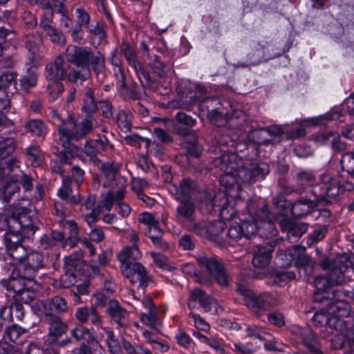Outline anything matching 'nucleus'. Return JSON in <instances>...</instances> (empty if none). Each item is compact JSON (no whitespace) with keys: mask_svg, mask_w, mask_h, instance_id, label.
Returning <instances> with one entry per match:
<instances>
[{"mask_svg":"<svg viewBox=\"0 0 354 354\" xmlns=\"http://www.w3.org/2000/svg\"><path fill=\"white\" fill-rule=\"evenodd\" d=\"M64 144V150L58 153L60 162L64 165L71 163V160L75 158L77 147L74 144L70 142V145L65 140H62Z\"/></svg>","mask_w":354,"mask_h":354,"instance_id":"a18cd8bd","label":"nucleus"},{"mask_svg":"<svg viewBox=\"0 0 354 354\" xmlns=\"http://www.w3.org/2000/svg\"><path fill=\"white\" fill-rule=\"evenodd\" d=\"M90 76V70H71L68 74L66 73V77L68 80L75 84H78L80 82L82 84L86 81Z\"/></svg>","mask_w":354,"mask_h":354,"instance_id":"338daca9","label":"nucleus"},{"mask_svg":"<svg viewBox=\"0 0 354 354\" xmlns=\"http://www.w3.org/2000/svg\"><path fill=\"white\" fill-rule=\"evenodd\" d=\"M66 63L59 55L53 62L46 66V77L48 81L63 80L66 77Z\"/></svg>","mask_w":354,"mask_h":354,"instance_id":"4be33fe9","label":"nucleus"},{"mask_svg":"<svg viewBox=\"0 0 354 354\" xmlns=\"http://www.w3.org/2000/svg\"><path fill=\"white\" fill-rule=\"evenodd\" d=\"M66 59L82 70H90L93 66L96 75L102 73L105 66V59L100 51L93 53L91 48L88 46H71L66 50Z\"/></svg>","mask_w":354,"mask_h":354,"instance_id":"39448f33","label":"nucleus"},{"mask_svg":"<svg viewBox=\"0 0 354 354\" xmlns=\"http://www.w3.org/2000/svg\"><path fill=\"white\" fill-rule=\"evenodd\" d=\"M337 264L326 275L317 276L318 287H324V284H326L332 288L334 286L341 284L344 281L345 272L348 268L354 266L351 257L347 254L337 257Z\"/></svg>","mask_w":354,"mask_h":354,"instance_id":"9d476101","label":"nucleus"},{"mask_svg":"<svg viewBox=\"0 0 354 354\" xmlns=\"http://www.w3.org/2000/svg\"><path fill=\"white\" fill-rule=\"evenodd\" d=\"M263 134L264 132L261 129V127H259L257 129H253L250 132L248 137L250 140L257 145H268L270 144L271 141L266 138Z\"/></svg>","mask_w":354,"mask_h":354,"instance_id":"69168bd1","label":"nucleus"},{"mask_svg":"<svg viewBox=\"0 0 354 354\" xmlns=\"http://www.w3.org/2000/svg\"><path fill=\"white\" fill-rule=\"evenodd\" d=\"M194 231L201 236L208 238H215L224 230L223 224L218 222H197L194 224Z\"/></svg>","mask_w":354,"mask_h":354,"instance_id":"c85d7f7f","label":"nucleus"},{"mask_svg":"<svg viewBox=\"0 0 354 354\" xmlns=\"http://www.w3.org/2000/svg\"><path fill=\"white\" fill-rule=\"evenodd\" d=\"M328 313L336 319V324L341 317H346L350 314L351 306L348 301L342 298L331 297V301L327 304Z\"/></svg>","mask_w":354,"mask_h":354,"instance_id":"393cba45","label":"nucleus"},{"mask_svg":"<svg viewBox=\"0 0 354 354\" xmlns=\"http://www.w3.org/2000/svg\"><path fill=\"white\" fill-rule=\"evenodd\" d=\"M250 218L239 219L233 222L228 228V236L239 241L243 237L250 239L258 234L261 237H272L278 231L274 223V216L269 210V205L263 204L261 207H248Z\"/></svg>","mask_w":354,"mask_h":354,"instance_id":"f257e3e1","label":"nucleus"},{"mask_svg":"<svg viewBox=\"0 0 354 354\" xmlns=\"http://www.w3.org/2000/svg\"><path fill=\"white\" fill-rule=\"evenodd\" d=\"M306 248L304 246L297 245V250L294 260V266L299 271L304 270L308 276L313 272V261L310 254L306 253Z\"/></svg>","mask_w":354,"mask_h":354,"instance_id":"a878e982","label":"nucleus"},{"mask_svg":"<svg viewBox=\"0 0 354 354\" xmlns=\"http://www.w3.org/2000/svg\"><path fill=\"white\" fill-rule=\"evenodd\" d=\"M278 239H272L264 245H260L254 252L252 263L255 268H263L268 266L272 259V253L279 242Z\"/></svg>","mask_w":354,"mask_h":354,"instance_id":"a211bd4d","label":"nucleus"},{"mask_svg":"<svg viewBox=\"0 0 354 354\" xmlns=\"http://www.w3.org/2000/svg\"><path fill=\"white\" fill-rule=\"evenodd\" d=\"M16 141L12 138H5L0 140V160L12 156L16 149Z\"/></svg>","mask_w":354,"mask_h":354,"instance_id":"8fccbe9b","label":"nucleus"},{"mask_svg":"<svg viewBox=\"0 0 354 354\" xmlns=\"http://www.w3.org/2000/svg\"><path fill=\"white\" fill-rule=\"evenodd\" d=\"M45 315L46 322L49 324L48 333L45 342L48 344H53L67 332L68 326L59 316L53 313L46 310Z\"/></svg>","mask_w":354,"mask_h":354,"instance_id":"f3484780","label":"nucleus"},{"mask_svg":"<svg viewBox=\"0 0 354 354\" xmlns=\"http://www.w3.org/2000/svg\"><path fill=\"white\" fill-rule=\"evenodd\" d=\"M197 302L205 311H210L212 308L211 297L200 288H195L190 292L187 299L188 308L190 310L195 308Z\"/></svg>","mask_w":354,"mask_h":354,"instance_id":"5701e85b","label":"nucleus"},{"mask_svg":"<svg viewBox=\"0 0 354 354\" xmlns=\"http://www.w3.org/2000/svg\"><path fill=\"white\" fill-rule=\"evenodd\" d=\"M4 264H1V266L6 272L11 271L10 275L23 277L30 283H37L35 277L39 270L45 268L44 255L37 251L28 252L19 270H16L14 263L5 262Z\"/></svg>","mask_w":354,"mask_h":354,"instance_id":"423d86ee","label":"nucleus"},{"mask_svg":"<svg viewBox=\"0 0 354 354\" xmlns=\"http://www.w3.org/2000/svg\"><path fill=\"white\" fill-rule=\"evenodd\" d=\"M141 257L142 253L138 244H133L131 246L124 247L119 252L118 260L121 263L122 274L127 278L136 276V279L140 283L139 286L145 289L148 286V281L150 280L147 274L146 268L140 263L132 262L139 259Z\"/></svg>","mask_w":354,"mask_h":354,"instance_id":"20e7f679","label":"nucleus"},{"mask_svg":"<svg viewBox=\"0 0 354 354\" xmlns=\"http://www.w3.org/2000/svg\"><path fill=\"white\" fill-rule=\"evenodd\" d=\"M234 170L240 184L252 182L250 165L248 167L246 165L239 166L236 162V169H234Z\"/></svg>","mask_w":354,"mask_h":354,"instance_id":"bf43d9fd","label":"nucleus"},{"mask_svg":"<svg viewBox=\"0 0 354 354\" xmlns=\"http://www.w3.org/2000/svg\"><path fill=\"white\" fill-rule=\"evenodd\" d=\"M216 106H223L217 97L208 96L199 100L198 102V116L203 119L205 115L208 114L211 109Z\"/></svg>","mask_w":354,"mask_h":354,"instance_id":"79ce46f5","label":"nucleus"},{"mask_svg":"<svg viewBox=\"0 0 354 354\" xmlns=\"http://www.w3.org/2000/svg\"><path fill=\"white\" fill-rule=\"evenodd\" d=\"M86 28L91 35L97 39V46L100 45L107 37L106 25L102 21H97L95 25L90 24Z\"/></svg>","mask_w":354,"mask_h":354,"instance_id":"09e8293b","label":"nucleus"},{"mask_svg":"<svg viewBox=\"0 0 354 354\" xmlns=\"http://www.w3.org/2000/svg\"><path fill=\"white\" fill-rule=\"evenodd\" d=\"M100 270L97 266H91L82 263H76L72 261L65 268V273L61 277V287L68 288L75 285L77 280H81L82 277L86 278L97 276Z\"/></svg>","mask_w":354,"mask_h":354,"instance_id":"1a4fd4ad","label":"nucleus"},{"mask_svg":"<svg viewBox=\"0 0 354 354\" xmlns=\"http://www.w3.org/2000/svg\"><path fill=\"white\" fill-rule=\"evenodd\" d=\"M297 245L278 250L275 258L276 264L280 268H288L294 263Z\"/></svg>","mask_w":354,"mask_h":354,"instance_id":"c9c22d12","label":"nucleus"},{"mask_svg":"<svg viewBox=\"0 0 354 354\" xmlns=\"http://www.w3.org/2000/svg\"><path fill=\"white\" fill-rule=\"evenodd\" d=\"M180 199L191 198L194 194V181L189 177H185L181 179L178 185Z\"/></svg>","mask_w":354,"mask_h":354,"instance_id":"49530a36","label":"nucleus"},{"mask_svg":"<svg viewBox=\"0 0 354 354\" xmlns=\"http://www.w3.org/2000/svg\"><path fill=\"white\" fill-rule=\"evenodd\" d=\"M197 263L201 267L205 268L220 286L227 287L230 285V277L221 261L215 257L201 256L197 259Z\"/></svg>","mask_w":354,"mask_h":354,"instance_id":"4468645a","label":"nucleus"},{"mask_svg":"<svg viewBox=\"0 0 354 354\" xmlns=\"http://www.w3.org/2000/svg\"><path fill=\"white\" fill-rule=\"evenodd\" d=\"M179 205L176 207V214L178 218H184L192 222L194 220L196 205L191 198H183L179 201Z\"/></svg>","mask_w":354,"mask_h":354,"instance_id":"f704fd0d","label":"nucleus"},{"mask_svg":"<svg viewBox=\"0 0 354 354\" xmlns=\"http://www.w3.org/2000/svg\"><path fill=\"white\" fill-rule=\"evenodd\" d=\"M332 120V115L329 113L319 115L317 117H313L304 119L303 124L306 127H317L324 126L327 122Z\"/></svg>","mask_w":354,"mask_h":354,"instance_id":"e2e57ef3","label":"nucleus"},{"mask_svg":"<svg viewBox=\"0 0 354 354\" xmlns=\"http://www.w3.org/2000/svg\"><path fill=\"white\" fill-rule=\"evenodd\" d=\"M0 96V127L10 128L14 127V122L10 120L7 115L10 111V101L5 91H1Z\"/></svg>","mask_w":354,"mask_h":354,"instance_id":"e433bc0d","label":"nucleus"},{"mask_svg":"<svg viewBox=\"0 0 354 354\" xmlns=\"http://www.w3.org/2000/svg\"><path fill=\"white\" fill-rule=\"evenodd\" d=\"M120 54L124 57L127 65L133 69L138 76L143 63L140 59L135 47L129 42L122 40L120 44Z\"/></svg>","mask_w":354,"mask_h":354,"instance_id":"aec40b11","label":"nucleus"},{"mask_svg":"<svg viewBox=\"0 0 354 354\" xmlns=\"http://www.w3.org/2000/svg\"><path fill=\"white\" fill-rule=\"evenodd\" d=\"M44 306V313L45 314L46 311L52 313V307H53L56 310L59 312H64L67 310V303L64 298L61 296H55L51 299L50 302H45L43 304Z\"/></svg>","mask_w":354,"mask_h":354,"instance_id":"603ef678","label":"nucleus"},{"mask_svg":"<svg viewBox=\"0 0 354 354\" xmlns=\"http://www.w3.org/2000/svg\"><path fill=\"white\" fill-rule=\"evenodd\" d=\"M340 169L348 175H354V152L348 151L343 154L339 162Z\"/></svg>","mask_w":354,"mask_h":354,"instance_id":"13d9d810","label":"nucleus"},{"mask_svg":"<svg viewBox=\"0 0 354 354\" xmlns=\"http://www.w3.org/2000/svg\"><path fill=\"white\" fill-rule=\"evenodd\" d=\"M6 252L12 258L15 266L18 263L20 266L29 251L21 244L6 250Z\"/></svg>","mask_w":354,"mask_h":354,"instance_id":"de8ad7c7","label":"nucleus"},{"mask_svg":"<svg viewBox=\"0 0 354 354\" xmlns=\"http://www.w3.org/2000/svg\"><path fill=\"white\" fill-rule=\"evenodd\" d=\"M236 291L243 297L245 306L255 313H260L268 310L271 304L265 293L257 295L246 285L239 283Z\"/></svg>","mask_w":354,"mask_h":354,"instance_id":"ddd939ff","label":"nucleus"},{"mask_svg":"<svg viewBox=\"0 0 354 354\" xmlns=\"http://www.w3.org/2000/svg\"><path fill=\"white\" fill-rule=\"evenodd\" d=\"M61 81H50V83L48 85L47 91L53 101L57 100L64 91V85Z\"/></svg>","mask_w":354,"mask_h":354,"instance_id":"774afa93","label":"nucleus"},{"mask_svg":"<svg viewBox=\"0 0 354 354\" xmlns=\"http://www.w3.org/2000/svg\"><path fill=\"white\" fill-rule=\"evenodd\" d=\"M264 50V46L261 44H257L256 49L247 55L245 61H239L234 64L236 68H247L252 66L258 65L261 62V59L263 57Z\"/></svg>","mask_w":354,"mask_h":354,"instance_id":"58836bf2","label":"nucleus"},{"mask_svg":"<svg viewBox=\"0 0 354 354\" xmlns=\"http://www.w3.org/2000/svg\"><path fill=\"white\" fill-rule=\"evenodd\" d=\"M311 321L317 328L328 326L330 328L337 330L336 319L328 313L326 307L315 312Z\"/></svg>","mask_w":354,"mask_h":354,"instance_id":"2f4dec72","label":"nucleus"},{"mask_svg":"<svg viewBox=\"0 0 354 354\" xmlns=\"http://www.w3.org/2000/svg\"><path fill=\"white\" fill-rule=\"evenodd\" d=\"M296 275L294 271H286L272 268L269 271L270 283L279 287H283L293 280Z\"/></svg>","mask_w":354,"mask_h":354,"instance_id":"c756f323","label":"nucleus"},{"mask_svg":"<svg viewBox=\"0 0 354 354\" xmlns=\"http://www.w3.org/2000/svg\"><path fill=\"white\" fill-rule=\"evenodd\" d=\"M299 333L303 345L310 354H324L320 339L312 329L301 328Z\"/></svg>","mask_w":354,"mask_h":354,"instance_id":"6ab92c4d","label":"nucleus"},{"mask_svg":"<svg viewBox=\"0 0 354 354\" xmlns=\"http://www.w3.org/2000/svg\"><path fill=\"white\" fill-rule=\"evenodd\" d=\"M98 104V101L95 100L93 88H88L84 95L81 111L85 114L86 117L93 119V115L99 109Z\"/></svg>","mask_w":354,"mask_h":354,"instance_id":"7c9ffc66","label":"nucleus"},{"mask_svg":"<svg viewBox=\"0 0 354 354\" xmlns=\"http://www.w3.org/2000/svg\"><path fill=\"white\" fill-rule=\"evenodd\" d=\"M174 339L176 344L185 349L189 350L193 348L195 346L194 342L191 336L180 328L175 333Z\"/></svg>","mask_w":354,"mask_h":354,"instance_id":"864d4df0","label":"nucleus"},{"mask_svg":"<svg viewBox=\"0 0 354 354\" xmlns=\"http://www.w3.org/2000/svg\"><path fill=\"white\" fill-rule=\"evenodd\" d=\"M328 232V227L326 225H322L316 227L310 232L307 237L306 244L310 246L315 243L322 241Z\"/></svg>","mask_w":354,"mask_h":354,"instance_id":"5fc2aeb1","label":"nucleus"},{"mask_svg":"<svg viewBox=\"0 0 354 354\" xmlns=\"http://www.w3.org/2000/svg\"><path fill=\"white\" fill-rule=\"evenodd\" d=\"M26 331V329L21 326L17 324H12L6 327L3 338L8 339L12 342H15Z\"/></svg>","mask_w":354,"mask_h":354,"instance_id":"3c124183","label":"nucleus"},{"mask_svg":"<svg viewBox=\"0 0 354 354\" xmlns=\"http://www.w3.org/2000/svg\"><path fill=\"white\" fill-rule=\"evenodd\" d=\"M66 224L70 234L66 242L71 248H73L77 245L81 239L79 237V227L74 220L67 221Z\"/></svg>","mask_w":354,"mask_h":354,"instance_id":"6e6d98bb","label":"nucleus"},{"mask_svg":"<svg viewBox=\"0 0 354 354\" xmlns=\"http://www.w3.org/2000/svg\"><path fill=\"white\" fill-rule=\"evenodd\" d=\"M141 322L147 326H149L153 330L159 332L157 328V325L159 324L156 311L149 312V313H142L140 315Z\"/></svg>","mask_w":354,"mask_h":354,"instance_id":"0e129e2a","label":"nucleus"},{"mask_svg":"<svg viewBox=\"0 0 354 354\" xmlns=\"http://www.w3.org/2000/svg\"><path fill=\"white\" fill-rule=\"evenodd\" d=\"M280 226L283 232L287 233L288 239H296L301 237L308 228V224L306 223L296 222L290 219H283L280 221Z\"/></svg>","mask_w":354,"mask_h":354,"instance_id":"bb28decb","label":"nucleus"},{"mask_svg":"<svg viewBox=\"0 0 354 354\" xmlns=\"http://www.w3.org/2000/svg\"><path fill=\"white\" fill-rule=\"evenodd\" d=\"M38 77L39 74L36 70L26 68L24 74L19 80L21 90L26 93L29 92L31 88L36 86Z\"/></svg>","mask_w":354,"mask_h":354,"instance_id":"4c0bfd02","label":"nucleus"},{"mask_svg":"<svg viewBox=\"0 0 354 354\" xmlns=\"http://www.w3.org/2000/svg\"><path fill=\"white\" fill-rule=\"evenodd\" d=\"M71 335L76 341L83 342L80 347L73 349L70 354H93V349H95L99 345L93 328L78 326L71 330Z\"/></svg>","mask_w":354,"mask_h":354,"instance_id":"9b49d317","label":"nucleus"},{"mask_svg":"<svg viewBox=\"0 0 354 354\" xmlns=\"http://www.w3.org/2000/svg\"><path fill=\"white\" fill-rule=\"evenodd\" d=\"M315 290L313 295V301L315 303L327 304L331 301L333 290L326 284L324 287H318L317 277L314 280Z\"/></svg>","mask_w":354,"mask_h":354,"instance_id":"ea45409f","label":"nucleus"},{"mask_svg":"<svg viewBox=\"0 0 354 354\" xmlns=\"http://www.w3.org/2000/svg\"><path fill=\"white\" fill-rule=\"evenodd\" d=\"M12 223L3 235L5 250L21 245L24 239H29L35 234L39 227L33 223L29 212L24 208L21 212H11Z\"/></svg>","mask_w":354,"mask_h":354,"instance_id":"f03ea898","label":"nucleus"},{"mask_svg":"<svg viewBox=\"0 0 354 354\" xmlns=\"http://www.w3.org/2000/svg\"><path fill=\"white\" fill-rule=\"evenodd\" d=\"M237 157L236 153H225L215 158L213 160L214 165L223 171L219 178L221 185L225 187L227 192L236 189L237 192L236 196L239 195L241 190L240 182L234 170L236 169Z\"/></svg>","mask_w":354,"mask_h":354,"instance_id":"0eeeda50","label":"nucleus"},{"mask_svg":"<svg viewBox=\"0 0 354 354\" xmlns=\"http://www.w3.org/2000/svg\"><path fill=\"white\" fill-rule=\"evenodd\" d=\"M0 283L8 292H13V299L21 304H29L35 298L34 286L23 277L10 275L8 279H2Z\"/></svg>","mask_w":354,"mask_h":354,"instance_id":"6e6552de","label":"nucleus"},{"mask_svg":"<svg viewBox=\"0 0 354 354\" xmlns=\"http://www.w3.org/2000/svg\"><path fill=\"white\" fill-rule=\"evenodd\" d=\"M93 130L92 118L85 116V118L80 122L77 121L73 129L62 126L60 129V140H65L70 145L71 140L77 141L82 139L91 133Z\"/></svg>","mask_w":354,"mask_h":354,"instance_id":"dca6fc26","label":"nucleus"},{"mask_svg":"<svg viewBox=\"0 0 354 354\" xmlns=\"http://www.w3.org/2000/svg\"><path fill=\"white\" fill-rule=\"evenodd\" d=\"M152 50H156V54L149 59L147 66L142 64V68L138 73V78L143 87H150L159 78L166 75L168 68L173 64L167 50L153 46Z\"/></svg>","mask_w":354,"mask_h":354,"instance_id":"7ed1b4c3","label":"nucleus"},{"mask_svg":"<svg viewBox=\"0 0 354 354\" xmlns=\"http://www.w3.org/2000/svg\"><path fill=\"white\" fill-rule=\"evenodd\" d=\"M252 180L256 182L265 179L270 172V166L266 162L251 163Z\"/></svg>","mask_w":354,"mask_h":354,"instance_id":"37998d69","label":"nucleus"},{"mask_svg":"<svg viewBox=\"0 0 354 354\" xmlns=\"http://www.w3.org/2000/svg\"><path fill=\"white\" fill-rule=\"evenodd\" d=\"M26 155L30 161L32 166L41 167L44 162V156L39 147L31 145L26 149Z\"/></svg>","mask_w":354,"mask_h":354,"instance_id":"c03bdc74","label":"nucleus"},{"mask_svg":"<svg viewBox=\"0 0 354 354\" xmlns=\"http://www.w3.org/2000/svg\"><path fill=\"white\" fill-rule=\"evenodd\" d=\"M337 180L329 173L322 174L319 176V183L310 186V194L313 196L319 197L320 201H324L325 204L330 205L332 196L335 191V186Z\"/></svg>","mask_w":354,"mask_h":354,"instance_id":"2eb2a0df","label":"nucleus"},{"mask_svg":"<svg viewBox=\"0 0 354 354\" xmlns=\"http://www.w3.org/2000/svg\"><path fill=\"white\" fill-rule=\"evenodd\" d=\"M33 37H28L26 42V47L29 48L27 55L26 66V68H37L41 65V56L38 53L37 44L33 41Z\"/></svg>","mask_w":354,"mask_h":354,"instance_id":"473e14b6","label":"nucleus"},{"mask_svg":"<svg viewBox=\"0 0 354 354\" xmlns=\"http://www.w3.org/2000/svg\"><path fill=\"white\" fill-rule=\"evenodd\" d=\"M319 206H328L324 201H320L319 197L313 196L310 189H308L304 194H300L297 199L293 202L292 207V216L295 218H301L313 212Z\"/></svg>","mask_w":354,"mask_h":354,"instance_id":"f8f14e48","label":"nucleus"},{"mask_svg":"<svg viewBox=\"0 0 354 354\" xmlns=\"http://www.w3.org/2000/svg\"><path fill=\"white\" fill-rule=\"evenodd\" d=\"M46 28L47 30L45 32L49 37L51 42L57 45H64L65 44V35L55 26H46Z\"/></svg>","mask_w":354,"mask_h":354,"instance_id":"680f3d73","label":"nucleus"},{"mask_svg":"<svg viewBox=\"0 0 354 354\" xmlns=\"http://www.w3.org/2000/svg\"><path fill=\"white\" fill-rule=\"evenodd\" d=\"M335 188V191L331 198V201L333 203L337 201L340 195L344 194L346 192H351L354 190V183L348 180H337Z\"/></svg>","mask_w":354,"mask_h":354,"instance_id":"4d7b16f0","label":"nucleus"},{"mask_svg":"<svg viewBox=\"0 0 354 354\" xmlns=\"http://www.w3.org/2000/svg\"><path fill=\"white\" fill-rule=\"evenodd\" d=\"M106 312L117 324L122 326L127 310L120 306L119 301L112 299L109 301Z\"/></svg>","mask_w":354,"mask_h":354,"instance_id":"a19ab883","label":"nucleus"},{"mask_svg":"<svg viewBox=\"0 0 354 354\" xmlns=\"http://www.w3.org/2000/svg\"><path fill=\"white\" fill-rule=\"evenodd\" d=\"M185 148L187 150L188 156L195 158H200L203 150L202 145L198 142L196 138L186 141Z\"/></svg>","mask_w":354,"mask_h":354,"instance_id":"052dcab7","label":"nucleus"},{"mask_svg":"<svg viewBox=\"0 0 354 354\" xmlns=\"http://www.w3.org/2000/svg\"><path fill=\"white\" fill-rule=\"evenodd\" d=\"M174 119L177 123L174 125V132L181 136H189L192 132L190 128L196 124L195 118L183 111L178 112Z\"/></svg>","mask_w":354,"mask_h":354,"instance_id":"b1692460","label":"nucleus"},{"mask_svg":"<svg viewBox=\"0 0 354 354\" xmlns=\"http://www.w3.org/2000/svg\"><path fill=\"white\" fill-rule=\"evenodd\" d=\"M223 103L227 104V106L230 108V110H225V111H221V106H216L214 109H212L208 114H205V117L211 123H217L221 121L223 118L226 119H232L234 118H238L242 113L241 111L235 110L232 108V103L229 100H224Z\"/></svg>","mask_w":354,"mask_h":354,"instance_id":"412c9836","label":"nucleus"},{"mask_svg":"<svg viewBox=\"0 0 354 354\" xmlns=\"http://www.w3.org/2000/svg\"><path fill=\"white\" fill-rule=\"evenodd\" d=\"M20 191L17 179L12 177L1 180L0 182V201L8 203L10 200Z\"/></svg>","mask_w":354,"mask_h":354,"instance_id":"cd10ccee","label":"nucleus"},{"mask_svg":"<svg viewBox=\"0 0 354 354\" xmlns=\"http://www.w3.org/2000/svg\"><path fill=\"white\" fill-rule=\"evenodd\" d=\"M24 127L26 133L35 138H44L48 133V127L40 119H28Z\"/></svg>","mask_w":354,"mask_h":354,"instance_id":"72a5a7b5","label":"nucleus"}]
</instances>
